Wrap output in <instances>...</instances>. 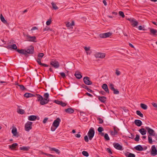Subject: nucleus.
I'll use <instances>...</instances> for the list:
<instances>
[{"label": "nucleus", "instance_id": "1", "mask_svg": "<svg viewBox=\"0 0 157 157\" xmlns=\"http://www.w3.org/2000/svg\"><path fill=\"white\" fill-rule=\"evenodd\" d=\"M145 128L149 134V135L148 136V140L149 143L152 144L153 142L151 136H155L157 140V134L155 133V131L148 127H146Z\"/></svg>", "mask_w": 157, "mask_h": 157}, {"label": "nucleus", "instance_id": "2", "mask_svg": "<svg viewBox=\"0 0 157 157\" xmlns=\"http://www.w3.org/2000/svg\"><path fill=\"white\" fill-rule=\"evenodd\" d=\"M16 51L19 53L24 54L25 56H28V54H33L34 52V47L32 46H29L27 50H20L18 49Z\"/></svg>", "mask_w": 157, "mask_h": 157}, {"label": "nucleus", "instance_id": "3", "mask_svg": "<svg viewBox=\"0 0 157 157\" xmlns=\"http://www.w3.org/2000/svg\"><path fill=\"white\" fill-rule=\"evenodd\" d=\"M95 133L94 128H91L89 131L88 135L89 136V139L90 140H92L93 136H94Z\"/></svg>", "mask_w": 157, "mask_h": 157}, {"label": "nucleus", "instance_id": "4", "mask_svg": "<svg viewBox=\"0 0 157 157\" xmlns=\"http://www.w3.org/2000/svg\"><path fill=\"white\" fill-rule=\"evenodd\" d=\"M33 123L30 121H28L25 125V130L27 131H29L32 128V124Z\"/></svg>", "mask_w": 157, "mask_h": 157}, {"label": "nucleus", "instance_id": "5", "mask_svg": "<svg viewBox=\"0 0 157 157\" xmlns=\"http://www.w3.org/2000/svg\"><path fill=\"white\" fill-rule=\"evenodd\" d=\"M83 81L84 83L86 85H90L92 84V82L90 81V78L89 77L86 76L84 77Z\"/></svg>", "mask_w": 157, "mask_h": 157}, {"label": "nucleus", "instance_id": "6", "mask_svg": "<svg viewBox=\"0 0 157 157\" xmlns=\"http://www.w3.org/2000/svg\"><path fill=\"white\" fill-rule=\"evenodd\" d=\"M127 19L132 23V25L133 27H134L138 25V22L135 19L130 18Z\"/></svg>", "mask_w": 157, "mask_h": 157}, {"label": "nucleus", "instance_id": "7", "mask_svg": "<svg viewBox=\"0 0 157 157\" xmlns=\"http://www.w3.org/2000/svg\"><path fill=\"white\" fill-rule=\"evenodd\" d=\"M111 35V33L108 32L105 33L100 34L99 35V36L101 38H105L110 37Z\"/></svg>", "mask_w": 157, "mask_h": 157}, {"label": "nucleus", "instance_id": "8", "mask_svg": "<svg viewBox=\"0 0 157 157\" xmlns=\"http://www.w3.org/2000/svg\"><path fill=\"white\" fill-rule=\"evenodd\" d=\"M96 58H100L103 59L105 57V54L104 53L97 52L94 55Z\"/></svg>", "mask_w": 157, "mask_h": 157}, {"label": "nucleus", "instance_id": "9", "mask_svg": "<svg viewBox=\"0 0 157 157\" xmlns=\"http://www.w3.org/2000/svg\"><path fill=\"white\" fill-rule=\"evenodd\" d=\"M61 121V120L59 118H57L53 122L52 126L58 127L59 124L60 122Z\"/></svg>", "mask_w": 157, "mask_h": 157}, {"label": "nucleus", "instance_id": "10", "mask_svg": "<svg viewBox=\"0 0 157 157\" xmlns=\"http://www.w3.org/2000/svg\"><path fill=\"white\" fill-rule=\"evenodd\" d=\"M50 64L54 67L56 68H58L59 66V62L56 60L51 61L50 62Z\"/></svg>", "mask_w": 157, "mask_h": 157}, {"label": "nucleus", "instance_id": "11", "mask_svg": "<svg viewBox=\"0 0 157 157\" xmlns=\"http://www.w3.org/2000/svg\"><path fill=\"white\" fill-rule=\"evenodd\" d=\"M26 36L27 37V40L28 41L31 42H36V38L35 36H31L30 35H26Z\"/></svg>", "mask_w": 157, "mask_h": 157}, {"label": "nucleus", "instance_id": "12", "mask_svg": "<svg viewBox=\"0 0 157 157\" xmlns=\"http://www.w3.org/2000/svg\"><path fill=\"white\" fill-rule=\"evenodd\" d=\"M151 154L154 156L157 155V151L155 145H153L151 147Z\"/></svg>", "mask_w": 157, "mask_h": 157}, {"label": "nucleus", "instance_id": "13", "mask_svg": "<svg viewBox=\"0 0 157 157\" xmlns=\"http://www.w3.org/2000/svg\"><path fill=\"white\" fill-rule=\"evenodd\" d=\"M8 49H13L14 50H17V47L15 44H13L12 45H8L6 47Z\"/></svg>", "mask_w": 157, "mask_h": 157}, {"label": "nucleus", "instance_id": "14", "mask_svg": "<svg viewBox=\"0 0 157 157\" xmlns=\"http://www.w3.org/2000/svg\"><path fill=\"white\" fill-rule=\"evenodd\" d=\"M102 87L107 93H109V90L108 86L106 84H103L102 85Z\"/></svg>", "mask_w": 157, "mask_h": 157}, {"label": "nucleus", "instance_id": "15", "mask_svg": "<svg viewBox=\"0 0 157 157\" xmlns=\"http://www.w3.org/2000/svg\"><path fill=\"white\" fill-rule=\"evenodd\" d=\"M49 101L48 99L43 98L40 101V104L42 105H44L48 103Z\"/></svg>", "mask_w": 157, "mask_h": 157}, {"label": "nucleus", "instance_id": "16", "mask_svg": "<svg viewBox=\"0 0 157 157\" xmlns=\"http://www.w3.org/2000/svg\"><path fill=\"white\" fill-rule=\"evenodd\" d=\"M113 145L114 147L117 149L119 150H121L122 146L118 143H114Z\"/></svg>", "mask_w": 157, "mask_h": 157}, {"label": "nucleus", "instance_id": "17", "mask_svg": "<svg viewBox=\"0 0 157 157\" xmlns=\"http://www.w3.org/2000/svg\"><path fill=\"white\" fill-rule=\"evenodd\" d=\"M75 75L78 79H80L82 78V75H81V73L78 71H76L75 73Z\"/></svg>", "mask_w": 157, "mask_h": 157}, {"label": "nucleus", "instance_id": "18", "mask_svg": "<svg viewBox=\"0 0 157 157\" xmlns=\"http://www.w3.org/2000/svg\"><path fill=\"white\" fill-rule=\"evenodd\" d=\"M134 122L135 124L138 126H140L142 124L141 121L139 120H136Z\"/></svg>", "mask_w": 157, "mask_h": 157}, {"label": "nucleus", "instance_id": "19", "mask_svg": "<svg viewBox=\"0 0 157 157\" xmlns=\"http://www.w3.org/2000/svg\"><path fill=\"white\" fill-rule=\"evenodd\" d=\"M12 132L15 136H18V135L17 132V129L16 128L13 127L12 130Z\"/></svg>", "mask_w": 157, "mask_h": 157}, {"label": "nucleus", "instance_id": "20", "mask_svg": "<svg viewBox=\"0 0 157 157\" xmlns=\"http://www.w3.org/2000/svg\"><path fill=\"white\" fill-rule=\"evenodd\" d=\"M37 118V117L35 115H31L28 117V119L30 121H35Z\"/></svg>", "mask_w": 157, "mask_h": 157}, {"label": "nucleus", "instance_id": "21", "mask_svg": "<svg viewBox=\"0 0 157 157\" xmlns=\"http://www.w3.org/2000/svg\"><path fill=\"white\" fill-rule=\"evenodd\" d=\"M65 111L67 113H72L74 112V110L72 108H70L65 109Z\"/></svg>", "mask_w": 157, "mask_h": 157}, {"label": "nucleus", "instance_id": "22", "mask_svg": "<svg viewBox=\"0 0 157 157\" xmlns=\"http://www.w3.org/2000/svg\"><path fill=\"white\" fill-rule=\"evenodd\" d=\"M124 155L127 157H135V155L134 154L128 152L124 153Z\"/></svg>", "mask_w": 157, "mask_h": 157}, {"label": "nucleus", "instance_id": "23", "mask_svg": "<svg viewBox=\"0 0 157 157\" xmlns=\"http://www.w3.org/2000/svg\"><path fill=\"white\" fill-rule=\"evenodd\" d=\"M98 99L101 102L104 103L106 101V98L104 96H99L98 97Z\"/></svg>", "mask_w": 157, "mask_h": 157}, {"label": "nucleus", "instance_id": "24", "mask_svg": "<svg viewBox=\"0 0 157 157\" xmlns=\"http://www.w3.org/2000/svg\"><path fill=\"white\" fill-rule=\"evenodd\" d=\"M150 32L151 34H153L154 35H156V33H157V30L153 29L150 28Z\"/></svg>", "mask_w": 157, "mask_h": 157}, {"label": "nucleus", "instance_id": "25", "mask_svg": "<svg viewBox=\"0 0 157 157\" xmlns=\"http://www.w3.org/2000/svg\"><path fill=\"white\" fill-rule=\"evenodd\" d=\"M140 133L143 135H145L146 134V131L144 128H141L139 130Z\"/></svg>", "mask_w": 157, "mask_h": 157}, {"label": "nucleus", "instance_id": "26", "mask_svg": "<svg viewBox=\"0 0 157 157\" xmlns=\"http://www.w3.org/2000/svg\"><path fill=\"white\" fill-rule=\"evenodd\" d=\"M17 146V144L15 143L11 145H10L9 146L10 148L12 150L14 149H15Z\"/></svg>", "mask_w": 157, "mask_h": 157}, {"label": "nucleus", "instance_id": "27", "mask_svg": "<svg viewBox=\"0 0 157 157\" xmlns=\"http://www.w3.org/2000/svg\"><path fill=\"white\" fill-rule=\"evenodd\" d=\"M135 149L137 151H142L143 150V148L140 145H138L134 147Z\"/></svg>", "mask_w": 157, "mask_h": 157}, {"label": "nucleus", "instance_id": "28", "mask_svg": "<svg viewBox=\"0 0 157 157\" xmlns=\"http://www.w3.org/2000/svg\"><path fill=\"white\" fill-rule=\"evenodd\" d=\"M34 96V94L29 93H26L24 95V96L26 98L32 97Z\"/></svg>", "mask_w": 157, "mask_h": 157}, {"label": "nucleus", "instance_id": "29", "mask_svg": "<svg viewBox=\"0 0 157 157\" xmlns=\"http://www.w3.org/2000/svg\"><path fill=\"white\" fill-rule=\"evenodd\" d=\"M34 96L36 97L37 98V100L38 101H40L43 98L42 97L41 95L36 94L35 95H34Z\"/></svg>", "mask_w": 157, "mask_h": 157}, {"label": "nucleus", "instance_id": "30", "mask_svg": "<svg viewBox=\"0 0 157 157\" xmlns=\"http://www.w3.org/2000/svg\"><path fill=\"white\" fill-rule=\"evenodd\" d=\"M114 132L111 131V134L112 135L115 136L118 133L116 129V127H114L113 128Z\"/></svg>", "mask_w": 157, "mask_h": 157}, {"label": "nucleus", "instance_id": "31", "mask_svg": "<svg viewBox=\"0 0 157 157\" xmlns=\"http://www.w3.org/2000/svg\"><path fill=\"white\" fill-rule=\"evenodd\" d=\"M50 150L51 151H55L57 154H59L60 153V151L58 149H56L55 148H51L49 147Z\"/></svg>", "mask_w": 157, "mask_h": 157}, {"label": "nucleus", "instance_id": "32", "mask_svg": "<svg viewBox=\"0 0 157 157\" xmlns=\"http://www.w3.org/2000/svg\"><path fill=\"white\" fill-rule=\"evenodd\" d=\"M0 19L1 21L4 23L5 24L7 23V21L5 20L2 14L0 15Z\"/></svg>", "mask_w": 157, "mask_h": 157}, {"label": "nucleus", "instance_id": "33", "mask_svg": "<svg viewBox=\"0 0 157 157\" xmlns=\"http://www.w3.org/2000/svg\"><path fill=\"white\" fill-rule=\"evenodd\" d=\"M75 23L74 21H72L71 23H70L69 22H67L66 24V25L67 27H70L71 26L74 25Z\"/></svg>", "mask_w": 157, "mask_h": 157}, {"label": "nucleus", "instance_id": "34", "mask_svg": "<svg viewBox=\"0 0 157 157\" xmlns=\"http://www.w3.org/2000/svg\"><path fill=\"white\" fill-rule=\"evenodd\" d=\"M141 107L144 109H146L147 108V106L144 104L141 103L140 105Z\"/></svg>", "mask_w": 157, "mask_h": 157}, {"label": "nucleus", "instance_id": "35", "mask_svg": "<svg viewBox=\"0 0 157 157\" xmlns=\"http://www.w3.org/2000/svg\"><path fill=\"white\" fill-rule=\"evenodd\" d=\"M17 85L20 87V89L22 90H24L26 89L24 86L23 85H19L18 83L17 84Z\"/></svg>", "mask_w": 157, "mask_h": 157}, {"label": "nucleus", "instance_id": "36", "mask_svg": "<svg viewBox=\"0 0 157 157\" xmlns=\"http://www.w3.org/2000/svg\"><path fill=\"white\" fill-rule=\"evenodd\" d=\"M136 113L137 115L141 117H143V114L139 110H137L136 111Z\"/></svg>", "mask_w": 157, "mask_h": 157}, {"label": "nucleus", "instance_id": "37", "mask_svg": "<svg viewBox=\"0 0 157 157\" xmlns=\"http://www.w3.org/2000/svg\"><path fill=\"white\" fill-rule=\"evenodd\" d=\"M52 7L53 9L55 10H56L58 9V7L56 6V4L53 2H52L51 3Z\"/></svg>", "mask_w": 157, "mask_h": 157}, {"label": "nucleus", "instance_id": "38", "mask_svg": "<svg viewBox=\"0 0 157 157\" xmlns=\"http://www.w3.org/2000/svg\"><path fill=\"white\" fill-rule=\"evenodd\" d=\"M20 149L21 150L28 151L29 148L26 147H20Z\"/></svg>", "mask_w": 157, "mask_h": 157}, {"label": "nucleus", "instance_id": "39", "mask_svg": "<svg viewBox=\"0 0 157 157\" xmlns=\"http://www.w3.org/2000/svg\"><path fill=\"white\" fill-rule=\"evenodd\" d=\"M82 153L83 155L86 157H88L89 156L88 153L86 151H83L82 152Z\"/></svg>", "mask_w": 157, "mask_h": 157}, {"label": "nucleus", "instance_id": "40", "mask_svg": "<svg viewBox=\"0 0 157 157\" xmlns=\"http://www.w3.org/2000/svg\"><path fill=\"white\" fill-rule=\"evenodd\" d=\"M140 139V136L138 134H136V137L134 139V140L136 142L139 141Z\"/></svg>", "mask_w": 157, "mask_h": 157}, {"label": "nucleus", "instance_id": "41", "mask_svg": "<svg viewBox=\"0 0 157 157\" xmlns=\"http://www.w3.org/2000/svg\"><path fill=\"white\" fill-rule=\"evenodd\" d=\"M24 112V110L22 109H19L18 111V113L21 114H23Z\"/></svg>", "mask_w": 157, "mask_h": 157}, {"label": "nucleus", "instance_id": "42", "mask_svg": "<svg viewBox=\"0 0 157 157\" xmlns=\"http://www.w3.org/2000/svg\"><path fill=\"white\" fill-rule=\"evenodd\" d=\"M104 138L105 139L107 140H109L110 139L107 133H105L104 135Z\"/></svg>", "mask_w": 157, "mask_h": 157}, {"label": "nucleus", "instance_id": "43", "mask_svg": "<svg viewBox=\"0 0 157 157\" xmlns=\"http://www.w3.org/2000/svg\"><path fill=\"white\" fill-rule=\"evenodd\" d=\"M119 14L122 17L124 18V17L125 16L124 13L123 12L121 11H119Z\"/></svg>", "mask_w": 157, "mask_h": 157}, {"label": "nucleus", "instance_id": "44", "mask_svg": "<svg viewBox=\"0 0 157 157\" xmlns=\"http://www.w3.org/2000/svg\"><path fill=\"white\" fill-rule=\"evenodd\" d=\"M104 130V129L102 127H99L98 129V131L99 132H101Z\"/></svg>", "mask_w": 157, "mask_h": 157}, {"label": "nucleus", "instance_id": "45", "mask_svg": "<svg viewBox=\"0 0 157 157\" xmlns=\"http://www.w3.org/2000/svg\"><path fill=\"white\" fill-rule=\"evenodd\" d=\"M49 94L48 93H45L44 94V97L45 98H44L48 99V98L49 97Z\"/></svg>", "mask_w": 157, "mask_h": 157}, {"label": "nucleus", "instance_id": "46", "mask_svg": "<svg viewBox=\"0 0 157 157\" xmlns=\"http://www.w3.org/2000/svg\"><path fill=\"white\" fill-rule=\"evenodd\" d=\"M84 48L86 52H87L89 51L90 50V47L89 46L88 47H84Z\"/></svg>", "mask_w": 157, "mask_h": 157}, {"label": "nucleus", "instance_id": "47", "mask_svg": "<svg viewBox=\"0 0 157 157\" xmlns=\"http://www.w3.org/2000/svg\"><path fill=\"white\" fill-rule=\"evenodd\" d=\"M113 90V93L115 94H118L119 93V91L115 89H114Z\"/></svg>", "mask_w": 157, "mask_h": 157}, {"label": "nucleus", "instance_id": "48", "mask_svg": "<svg viewBox=\"0 0 157 157\" xmlns=\"http://www.w3.org/2000/svg\"><path fill=\"white\" fill-rule=\"evenodd\" d=\"M98 120L99 121V124H102L103 122V120L100 118H98Z\"/></svg>", "mask_w": 157, "mask_h": 157}, {"label": "nucleus", "instance_id": "49", "mask_svg": "<svg viewBox=\"0 0 157 157\" xmlns=\"http://www.w3.org/2000/svg\"><path fill=\"white\" fill-rule=\"evenodd\" d=\"M44 54L43 53H39L38 55V57H39L38 58L41 59L42 57L44 56Z\"/></svg>", "mask_w": 157, "mask_h": 157}, {"label": "nucleus", "instance_id": "50", "mask_svg": "<svg viewBox=\"0 0 157 157\" xmlns=\"http://www.w3.org/2000/svg\"><path fill=\"white\" fill-rule=\"evenodd\" d=\"M51 22L52 21L51 19H48V20L46 22V25H49L51 24Z\"/></svg>", "mask_w": 157, "mask_h": 157}, {"label": "nucleus", "instance_id": "51", "mask_svg": "<svg viewBox=\"0 0 157 157\" xmlns=\"http://www.w3.org/2000/svg\"><path fill=\"white\" fill-rule=\"evenodd\" d=\"M109 88L112 90H114L115 88L114 87V85L112 84H110L109 85Z\"/></svg>", "mask_w": 157, "mask_h": 157}, {"label": "nucleus", "instance_id": "52", "mask_svg": "<svg viewBox=\"0 0 157 157\" xmlns=\"http://www.w3.org/2000/svg\"><path fill=\"white\" fill-rule=\"evenodd\" d=\"M115 74L117 75H120L121 72L119 70H118L117 69H116L115 70Z\"/></svg>", "mask_w": 157, "mask_h": 157}, {"label": "nucleus", "instance_id": "53", "mask_svg": "<svg viewBox=\"0 0 157 157\" xmlns=\"http://www.w3.org/2000/svg\"><path fill=\"white\" fill-rule=\"evenodd\" d=\"M60 74L61 76L63 78H64L66 77V75L63 72H61L60 73Z\"/></svg>", "mask_w": 157, "mask_h": 157}, {"label": "nucleus", "instance_id": "54", "mask_svg": "<svg viewBox=\"0 0 157 157\" xmlns=\"http://www.w3.org/2000/svg\"><path fill=\"white\" fill-rule=\"evenodd\" d=\"M48 30H50L52 31V30L49 27H46L45 28H44L43 29V31H48Z\"/></svg>", "mask_w": 157, "mask_h": 157}, {"label": "nucleus", "instance_id": "55", "mask_svg": "<svg viewBox=\"0 0 157 157\" xmlns=\"http://www.w3.org/2000/svg\"><path fill=\"white\" fill-rule=\"evenodd\" d=\"M57 127H55L52 125V127L51 128V130L52 131H54L56 129Z\"/></svg>", "mask_w": 157, "mask_h": 157}, {"label": "nucleus", "instance_id": "56", "mask_svg": "<svg viewBox=\"0 0 157 157\" xmlns=\"http://www.w3.org/2000/svg\"><path fill=\"white\" fill-rule=\"evenodd\" d=\"M84 140L86 142H88L89 139L87 136H84Z\"/></svg>", "mask_w": 157, "mask_h": 157}, {"label": "nucleus", "instance_id": "57", "mask_svg": "<svg viewBox=\"0 0 157 157\" xmlns=\"http://www.w3.org/2000/svg\"><path fill=\"white\" fill-rule=\"evenodd\" d=\"M40 59H41L38 58L37 60V63H38V64L41 65L42 63L41 62Z\"/></svg>", "mask_w": 157, "mask_h": 157}, {"label": "nucleus", "instance_id": "58", "mask_svg": "<svg viewBox=\"0 0 157 157\" xmlns=\"http://www.w3.org/2000/svg\"><path fill=\"white\" fill-rule=\"evenodd\" d=\"M66 104L65 103L63 102L62 101H61L60 105H61L62 106H65L66 105Z\"/></svg>", "mask_w": 157, "mask_h": 157}, {"label": "nucleus", "instance_id": "59", "mask_svg": "<svg viewBox=\"0 0 157 157\" xmlns=\"http://www.w3.org/2000/svg\"><path fill=\"white\" fill-rule=\"evenodd\" d=\"M151 104L154 107L157 108V103H156L154 102H152L151 103Z\"/></svg>", "mask_w": 157, "mask_h": 157}, {"label": "nucleus", "instance_id": "60", "mask_svg": "<svg viewBox=\"0 0 157 157\" xmlns=\"http://www.w3.org/2000/svg\"><path fill=\"white\" fill-rule=\"evenodd\" d=\"M48 118H47V117H46V118H45L43 120V123H44V124H45L46 123L47 121H48Z\"/></svg>", "mask_w": 157, "mask_h": 157}, {"label": "nucleus", "instance_id": "61", "mask_svg": "<svg viewBox=\"0 0 157 157\" xmlns=\"http://www.w3.org/2000/svg\"><path fill=\"white\" fill-rule=\"evenodd\" d=\"M61 101H59L58 100H55V102L56 103V104L59 105H60V104L61 102Z\"/></svg>", "mask_w": 157, "mask_h": 157}, {"label": "nucleus", "instance_id": "62", "mask_svg": "<svg viewBox=\"0 0 157 157\" xmlns=\"http://www.w3.org/2000/svg\"><path fill=\"white\" fill-rule=\"evenodd\" d=\"M107 151L108 152L111 154H112V152L111 151V150L109 148H107L106 149Z\"/></svg>", "mask_w": 157, "mask_h": 157}, {"label": "nucleus", "instance_id": "63", "mask_svg": "<svg viewBox=\"0 0 157 157\" xmlns=\"http://www.w3.org/2000/svg\"><path fill=\"white\" fill-rule=\"evenodd\" d=\"M45 154L48 156H49L50 157H55V155H53L51 154Z\"/></svg>", "mask_w": 157, "mask_h": 157}, {"label": "nucleus", "instance_id": "64", "mask_svg": "<svg viewBox=\"0 0 157 157\" xmlns=\"http://www.w3.org/2000/svg\"><path fill=\"white\" fill-rule=\"evenodd\" d=\"M37 29H38V28L36 26H34L31 29V30H37Z\"/></svg>", "mask_w": 157, "mask_h": 157}]
</instances>
